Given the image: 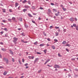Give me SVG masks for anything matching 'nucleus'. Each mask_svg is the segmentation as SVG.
<instances>
[{
	"instance_id": "2",
	"label": "nucleus",
	"mask_w": 78,
	"mask_h": 78,
	"mask_svg": "<svg viewBox=\"0 0 78 78\" xmlns=\"http://www.w3.org/2000/svg\"><path fill=\"white\" fill-rule=\"evenodd\" d=\"M13 39H14V40L13 41H17V40H18V38H16L15 37L13 38Z\"/></svg>"
},
{
	"instance_id": "49",
	"label": "nucleus",
	"mask_w": 78,
	"mask_h": 78,
	"mask_svg": "<svg viewBox=\"0 0 78 78\" xmlns=\"http://www.w3.org/2000/svg\"><path fill=\"white\" fill-rule=\"evenodd\" d=\"M51 5H52V6H53L54 5V4L53 3H51Z\"/></svg>"
},
{
	"instance_id": "56",
	"label": "nucleus",
	"mask_w": 78,
	"mask_h": 78,
	"mask_svg": "<svg viewBox=\"0 0 78 78\" xmlns=\"http://www.w3.org/2000/svg\"><path fill=\"white\" fill-rule=\"evenodd\" d=\"M47 40L48 41H50V40L49 38H47Z\"/></svg>"
},
{
	"instance_id": "16",
	"label": "nucleus",
	"mask_w": 78,
	"mask_h": 78,
	"mask_svg": "<svg viewBox=\"0 0 78 78\" xmlns=\"http://www.w3.org/2000/svg\"><path fill=\"white\" fill-rule=\"evenodd\" d=\"M27 1L26 0H24V1H23L22 3L23 4L25 3H26Z\"/></svg>"
},
{
	"instance_id": "59",
	"label": "nucleus",
	"mask_w": 78,
	"mask_h": 78,
	"mask_svg": "<svg viewBox=\"0 0 78 78\" xmlns=\"http://www.w3.org/2000/svg\"><path fill=\"white\" fill-rule=\"evenodd\" d=\"M24 59H22V61H23V62H24Z\"/></svg>"
},
{
	"instance_id": "48",
	"label": "nucleus",
	"mask_w": 78,
	"mask_h": 78,
	"mask_svg": "<svg viewBox=\"0 0 78 78\" xmlns=\"http://www.w3.org/2000/svg\"><path fill=\"white\" fill-rule=\"evenodd\" d=\"M28 63H26V64H25V66H28Z\"/></svg>"
},
{
	"instance_id": "35",
	"label": "nucleus",
	"mask_w": 78,
	"mask_h": 78,
	"mask_svg": "<svg viewBox=\"0 0 78 78\" xmlns=\"http://www.w3.org/2000/svg\"><path fill=\"white\" fill-rule=\"evenodd\" d=\"M32 9H35V7L34 6L32 7Z\"/></svg>"
},
{
	"instance_id": "21",
	"label": "nucleus",
	"mask_w": 78,
	"mask_h": 78,
	"mask_svg": "<svg viewBox=\"0 0 78 78\" xmlns=\"http://www.w3.org/2000/svg\"><path fill=\"white\" fill-rule=\"evenodd\" d=\"M47 50L46 49H45L43 51L44 52L45 54H46V52H47Z\"/></svg>"
},
{
	"instance_id": "52",
	"label": "nucleus",
	"mask_w": 78,
	"mask_h": 78,
	"mask_svg": "<svg viewBox=\"0 0 78 78\" xmlns=\"http://www.w3.org/2000/svg\"><path fill=\"white\" fill-rule=\"evenodd\" d=\"M40 9H43V8H42V7H40Z\"/></svg>"
},
{
	"instance_id": "63",
	"label": "nucleus",
	"mask_w": 78,
	"mask_h": 78,
	"mask_svg": "<svg viewBox=\"0 0 78 78\" xmlns=\"http://www.w3.org/2000/svg\"><path fill=\"white\" fill-rule=\"evenodd\" d=\"M9 78H13V77L10 76L9 77Z\"/></svg>"
},
{
	"instance_id": "29",
	"label": "nucleus",
	"mask_w": 78,
	"mask_h": 78,
	"mask_svg": "<svg viewBox=\"0 0 78 78\" xmlns=\"http://www.w3.org/2000/svg\"><path fill=\"white\" fill-rule=\"evenodd\" d=\"M65 46H67L68 47H70V45L69 44H67L66 45H65Z\"/></svg>"
},
{
	"instance_id": "23",
	"label": "nucleus",
	"mask_w": 78,
	"mask_h": 78,
	"mask_svg": "<svg viewBox=\"0 0 78 78\" xmlns=\"http://www.w3.org/2000/svg\"><path fill=\"white\" fill-rule=\"evenodd\" d=\"M66 43V41H64L63 42H62V44H65Z\"/></svg>"
},
{
	"instance_id": "24",
	"label": "nucleus",
	"mask_w": 78,
	"mask_h": 78,
	"mask_svg": "<svg viewBox=\"0 0 78 78\" xmlns=\"http://www.w3.org/2000/svg\"><path fill=\"white\" fill-rule=\"evenodd\" d=\"M76 30H77V31H78V25L76 26Z\"/></svg>"
},
{
	"instance_id": "32",
	"label": "nucleus",
	"mask_w": 78,
	"mask_h": 78,
	"mask_svg": "<svg viewBox=\"0 0 78 78\" xmlns=\"http://www.w3.org/2000/svg\"><path fill=\"white\" fill-rule=\"evenodd\" d=\"M8 20L9 22H11V21H12V20H11V19H8Z\"/></svg>"
},
{
	"instance_id": "41",
	"label": "nucleus",
	"mask_w": 78,
	"mask_h": 78,
	"mask_svg": "<svg viewBox=\"0 0 78 78\" xmlns=\"http://www.w3.org/2000/svg\"><path fill=\"white\" fill-rule=\"evenodd\" d=\"M37 54L38 55H41V53L39 52H37Z\"/></svg>"
},
{
	"instance_id": "22",
	"label": "nucleus",
	"mask_w": 78,
	"mask_h": 78,
	"mask_svg": "<svg viewBox=\"0 0 78 78\" xmlns=\"http://www.w3.org/2000/svg\"><path fill=\"white\" fill-rule=\"evenodd\" d=\"M34 45H37V41H36L34 43Z\"/></svg>"
},
{
	"instance_id": "34",
	"label": "nucleus",
	"mask_w": 78,
	"mask_h": 78,
	"mask_svg": "<svg viewBox=\"0 0 78 78\" xmlns=\"http://www.w3.org/2000/svg\"><path fill=\"white\" fill-rule=\"evenodd\" d=\"M5 62H6V64H8V62H8V60H6L5 61Z\"/></svg>"
},
{
	"instance_id": "20",
	"label": "nucleus",
	"mask_w": 78,
	"mask_h": 78,
	"mask_svg": "<svg viewBox=\"0 0 78 78\" xmlns=\"http://www.w3.org/2000/svg\"><path fill=\"white\" fill-rule=\"evenodd\" d=\"M58 35H59V34L58 33V32H56L55 36H58Z\"/></svg>"
},
{
	"instance_id": "10",
	"label": "nucleus",
	"mask_w": 78,
	"mask_h": 78,
	"mask_svg": "<svg viewBox=\"0 0 78 78\" xmlns=\"http://www.w3.org/2000/svg\"><path fill=\"white\" fill-rule=\"evenodd\" d=\"M38 60H39V58H37L35 59L34 61H35V62H37V61H38Z\"/></svg>"
},
{
	"instance_id": "57",
	"label": "nucleus",
	"mask_w": 78,
	"mask_h": 78,
	"mask_svg": "<svg viewBox=\"0 0 78 78\" xmlns=\"http://www.w3.org/2000/svg\"><path fill=\"white\" fill-rule=\"evenodd\" d=\"M47 62H47L46 61L45 62V63H44V65H45V64H47Z\"/></svg>"
},
{
	"instance_id": "18",
	"label": "nucleus",
	"mask_w": 78,
	"mask_h": 78,
	"mask_svg": "<svg viewBox=\"0 0 78 78\" xmlns=\"http://www.w3.org/2000/svg\"><path fill=\"white\" fill-rule=\"evenodd\" d=\"M12 20H13V21H14V20H16V18L14 17H12Z\"/></svg>"
},
{
	"instance_id": "62",
	"label": "nucleus",
	"mask_w": 78,
	"mask_h": 78,
	"mask_svg": "<svg viewBox=\"0 0 78 78\" xmlns=\"http://www.w3.org/2000/svg\"><path fill=\"white\" fill-rule=\"evenodd\" d=\"M28 67H29L28 66H26V69H28Z\"/></svg>"
},
{
	"instance_id": "5",
	"label": "nucleus",
	"mask_w": 78,
	"mask_h": 78,
	"mask_svg": "<svg viewBox=\"0 0 78 78\" xmlns=\"http://www.w3.org/2000/svg\"><path fill=\"white\" fill-rule=\"evenodd\" d=\"M55 14L56 16H59V12H58V13H55Z\"/></svg>"
},
{
	"instance_id": "64",
	"label": "nucleus",
	"mask_w": 78,
	"mask_h": 78,
	"mask_svg": "<svg viewBox=\"0 0 78 78\" xmlns=\"http://www.w3.org/2000/svg\"><path fill=\"white\" fill-rule=\"evenodd\" d=\"M75 21H77V19L76 18H75Z\"/></svg>"
},
{
	"instance_id": "45",
	"label": "nucleus",
	"mask_w": 78,
	"mask_h": 78,
	"mask_svg": "<svg viewBox=\"0 0 78 78\" xmlns=\"http://www.w3.org/2000/svg\"><path fill=\"white\" fill-rule=\"evenodd\" d=\"M21 42H23V43H24L25 42V41H24L23 40H21Z\"/></svg>"
},
{
	"instance_id": "6",
	"label": "nucleus",
	"mask_w": 78,
	"mask_h": 78,
	"mask_svg": "<svg viewBox=\"0 0 78 78\" xmlns=\"http://www.w3.org/2000/svg\"><path fill=\"white\" fill-rule=\"evenodd\" d=\"M24 7L25 8H30V7L28 5H25Z\"/></svg>"
},
{
	"instance_id": "19",
	"label": "nucleus",
	"mask_w": 78,
	"mask_h": 78,
	"mask_svg": "<svg viewBox=\"0 0 78 78\" xmlns=\"http://www.w3.org/2000/svg\"><path fill=\"white\" fill-rule=\"evenodd\" d=\"M53 10L54 12H57V10H56V9H53Z\"/></svg>"
},
{
	"instance_id": "55",
	"label": "nucleus",
	"mask_w": 78,
	"mask_h": 78,
	"mask_svg": "<svg viewBox=\"0 0 78 78\" xmlns=\"http://www.w3.org/2000/svg\"><path fill=\"white\" fill-rule=\"evenodd\" d=\"M0 33L1 34H3V32L2 31Z\"/></svg>"
},
{
	"instance_id": "36",
	"label": "nucleus",
	"mask_w": 78,
	"mask_h": 78,
	"mask_svg": "<svg viewBox=\"0 0 78 78\" xmlns=\"http://www.w3.org/2000/svg\"><path fill=\"white\" fill-rule=\"evenodd\" d=\"M16 41H13V42L14 43V44H17V42H16Z\"/></svg>"
},
{
	"instance_id": "60",
	"label": "nucleus",
	"mask_w": 78,
	"mask_h": 78,
	"mask_svg": "<svg viewBox=\"0 0 78 78\" xmlns=\"http://www.w3.org/2000/svg\"><path fill=\"white\" fill-rule=\"evenodd\" d=\"M38 20H41V17H39V18H38Z\"/></svg>"
},
{
	"instance_id": "13",
	"label": "nucleus",
	"mask_w": 78,
	"mask_h": 78,
	"mask_svg": "<svg viewBox=\"0 0 78 78\" xmlns=\"http://www.w3.org/2000/svg\"><path fill=\"white\" fill-rule=\"evenodd\" d=\"M28 16L30 17H33V16H32V15H31L30 13L28 14Z\"/></svg>"
},
{
	"instance_id": "15",
	"label": "nucleus",
	"mask_w": 78,
	"mask_h": 78,
	"mask_svg": "<svg viewBox=\"0 0 78 78\" xmlns=\"http://www.w3.org/2000/svg\"><path fill=\"white\" fill-rule=\"evenodd\" d=\"M3 60L4 61H6L8 60V59L6 58H4Z\"/></svg>"
},
{
	"instance_id": "1",
	"label": "nucleus",
	"mask_w": 78,
	"mask_h": 78,
	"mask_svg": "<svg viewBox=\"0 0 78 78\" xmlns=\"http://www.w3.org/2000/svg\"><path fill=\"white\" fill-rule=\"evenodd\" d=\"M28 58L30 59H34V56H29Z\"/></svg>"
},
{
	"instance_id": "9",
	"label": "nucleus",
	"mask_w": 78,
	"mask_h": 78,
	"mask_svg": "<svg viewBox=\"0 0 78 78\" xmlns=\"http://www.w3.org/2000/svg\"><path fill=\"white\" fill-rule=\"evenodd\" d=\"M63 10V11H67V9L66 8H64V7H63L62 8Z\"/></svg>"
},
{
	"instance_id": "44",
	"label": "nucleus",
	"mask_w": 78,
	"mask_h": 78,
	"mask_svg": "<svg viewBox=\"0 0 78 78\" xmlns=\"http://www.w3.org/2000/svg\"><path fill=\"white\" fill-rule=\"evenodd\" d=\"M0 44L1 45H3V43L1 42L0 43Z\"/></svg>"
},
{
	"instance_id": "46",
	"label": "nucleus",
	"mask_w": 78,
	"mask_h": 78,
	"mask_svg": "<svg viewBox=\"0 0 78 78\" xmlns=\"http://www.w3.org/2000/svg\"><path fill=\"white\" fill-rule=\"evenodd\" d=\"M66 50L67 51H68V52H69V49H68L67 48H66Z\"/></svg>"
},
{
	"instance_id": "28",
	"label": "nucleus",
	"mask_w": 78,
	"mask_h": 78,
	"mask_svg": "<svg viewBox=\"0 0 78 78\" xmlns=\"http://www.w3.org/2000/svg\"><path fill=\"white\" fill-rule=\"evenodd\" d=\"M25 27L26 28H28V26L27 25H25Z\"/></svg>"
},
{
	"instance_id": "27",
	"label": "nucleus",
	"mask_w": 78,
	"mask_h": 78,
	"mask_svg": "<svg viewBox=\"0 0 78 78\" xmlns=\"http://www.w3.org/2000/svg\"><path fill=\"white\" fill-rule=\"evenodd\" d=\"M54 41H55V42H54V43H55V42H58V40L56 39H54Z\"/></svg>"
},
{
	"instance_id": "58",
	"label": "nucleus",
	"mask_w": 78,
	"mask_h": 78,
	"mask_svg": "<svg viewBox=\"0 0 78 78\" xmlns=\"http://www.w3.org/2000/svg\"><path fill=\"white\" fill-rule=\"evenodd\" d=\"M24 43H25V44L27 43H28V41H24Z\"/></svg>"
},
{
	"instance_id": "7",
	"label": "nucleus",
	"mask_w": 78,
	"mask_h": 78,
	"mask_svg": "<svg viewBox=\"0 0 78 78\" xmlns=\"http://www.w3.org/2000/svg\"><path fill=\"white\" fill-rule=\"evenodd\" d=\"M70 21H71V22H73L74 21V20H73V18H71L70 19Z\"/></svg>"
},
{
	"instance_id": "42",
	"label": "nucleus",
	"mask_w": 78,
	"mask_h": 78,
	"mask_svg": "<svg viewBox=\"0 0 78 78\" xmlns=\"http://www.w3.org/2000/svg\"><path fill=\"white\" fill-rule=\"evenodd\" d=\"M73 27H76V24H73Z\"/></svg>"
},
{
	"instance_id": "4",
	"label": "nucleus",
	"mask_w": 78,
	"mask_h": 78,
	"mask_svg": "<svg viewBox=\"0 0 78 78\" xmlns=\"http://www.w3.org/2000/svg\"><path fill=\"white\" fill-rule=\"evenodd\" d=\"M55 66L57 68H58V69H59V68H60V67L59 66L57 65H55Z\"/></svg>"
},
{
	"instance_id": "8",
	"label": "nucleus",
	"mask_w": 78,
	"mask_h": 78,
	"mask_svg": "<svg viewBox=\"0 0 78 78\" xmlns=\"http://www.w3.org/2000/svg\"><path fill=\"white\" fill-rule=\"evenodd\" d=\"M6 74H7V72L6 71H5L4 72V73L3 74V75H6Z\"/></svg>"
},
{
	"instance_id": "61",
	"label": "nucleus",
	"mask_w": 78,
	"mask_h": 78,
	"mask_svg": "<svg viewBox=\"0 0 78 78\" xmlns=\"http://www.w3.org/2000/svg\"><path fill=\"white\" fill-rule=\"evenodd\" d=\"M49 46V44H47L46 46H47V47H48V46Z\"/></svg>"
},
{
	"instance_id": "17",
	"label": "nucleus",
	"mask_w": 78,
	"mask_h": 78,
	"mask_svg": "<svg viewBox=\"0 0 78 78\" xmlns=\"http://www.w3.org/2000/svg\"><path fill=\"white\" fill-rule=\"evenodd\" d=\"M51 48L54 50H55V47L54 45H53L52 46H51Z\"/></svg>"
},
{
	"instance_id": "40",
	"label": "nucleus",
	"mask_w": 78,
	"mask_h": 78,
	"mask_svg": "<svg viewBox=\"0 0 78 78\" xmlns=\"http://www.w3.org/2000/svg\"><path fill=\"white\" fill-rule=\"evenodd\" d=\"M12 61L13 62H14V59L13 58H12Z\"/></svg>"
},
{
	"instance_id": "31",
	"label": "nucleus",
	"mask_w": 78,
	"mask_h": 78,
	"mask_svg": "<svg viewBox=\"0 0 78 78\" xmlns=\"http://www.w3.org/2000/svg\"><path fill=\"white\" fill-rule=\"evenodd\" d=\"M43 33V34L44 35V36H47V34H46L45 32H44Z\"/></svg>"
},
{
	"instance_id": "11",
	"label": "nucleus",
	"mask_w": 78,
	"mask_h": 78,
	"mask_svg": "<svg viewBox=\"0 0 78 78\" xmlns=\"http://www.w3.org/2000/svg\"><path fill=\"white\" fill-rule=\"evenodd\" d=\"M39 46H40V47H43V46H44V44H41Z\"/></svg>"
},
{
	"instance_id": "37",
	"label": "nucleus",
	"mask_w": 78,
	"mask_h": 78,
	"mask_svg": "<svg viewBox=\"0 0 78 78\" xmlns=\"http://www.w3.org/2000/svg\"><path fill=\"white\" fill-rule=\"evenodd\" d=\"M58 56H59V57H61L62 56L60 54H59V53H58Z\"/></svg>"
},
{
	"instance_id": "39",
	"label": "nucleus",
	"mask_w": 78,
	"mask_h": 78,
	"mask_svg": "<svg viewBox=\"0 0 78 78\" xmlns=\"http://www.w3.org/2000/svg\"><path fill=\"white\" fill-rule=\"evenodd\" d=\"M50 61V60L49 59H48L46 61L48 62H49V61Z\"/></svg>"
},
{
	"instance_id": "38",
	"label": "nucleus",
	"mask_w": 78,
	"mask_h": 78,
	"mask_svg": "<svg viewBox=\"0 0 78 78\" xmlns=\"http://www.w3.org/2000/svg\"><path fill=\"white\" fill-rule=\"evenodd\" d=\"M41 71H42V70H39L38 71V73H41Z\"/></svg>"
},
{
	"instance_id": "33",
	"label": "nucleus",
	"mask_w": 78,
	"mask_h": 78,
	"mask_svg": "<svg viewBox=\"0 0 78 78\" xmlns=\"http://www.w3.org/2000/svg\"><path fill=\"white\" fill-rule=\"evenodd\" d=\"M2 10H3V12H5V9H2Z\"/></svg>"
},
{
	"instance_id": "43",
	"label": "nucleus",
	"mask_w": 78,
	"mask_h": 78,
	"mask_svg": "<svg viewBox=\"0 0 78 78\" xmlns=\"http://www.w3.org/2000/svg\"><path fill=\"white\" fill-rule=\"evenodd\" d=\"M48 12H51V10H50V9H48Z\"/></svg>"
},
{
	"instance_id": "53",
	"label": "nucleus",
	"mask_w": 78,
	"mask_h": 78,
	"mask_svg": "<svg viewBox=\"0 0 78 78\" xmlns=\"http://www.w3.org/2000/svg\"><path fill=\"white\" fill-rule=\"evenodd\" d=\"M19 62L20 64H22V63H21V62H20V60H19Z\"/></svg>"
},
{
	"instance_id": "14",
	"label": "nucleus",
	"mask_w": 78,
	"mask_h": 78,
	"mask_svg": "<svg viewBox=\"0 0 78 78\" xmlns=\"http://www.w3.org/2000/svg\"><path fill=\"white\" fill-rule=\"evenodd\" d=\"M9 51H10V53L11 55H13V52L11 50H9Z\"/></svg>"
},
{
	"instance_id": "3",
	"label": "nucleus",
	"mask_w": 78,
	"mask_h": 78,
	"mask_svg": "<svg viewBox=\"0 0 78 78\" xmlns=\"http://www.w3.org/2000/svg\"><path fill=\"white\" fill-rule=\"evenodd\" d=\"M1 50L3 51H6V49L4 48H2L1 49Z\"/></svg>"
},
{
	"instance_id": "47",
	"label": "nucleus",
	"mask_w": 78,
	"mask_h": 78,
	"mask_svg": "<svg viewBox=\"0 0 78 78\" xmlns=\"http://www.w3.org/2000/svg\"><path fill=\"white\" fill-rule=\"evenodd\" d=\"M28 3L29 5H31V2L30 1L28 2Z\"/></svg>"
},
{
	"instance_id": "25",
	"label": "nucleus",
	"mask_w": 78,
	"mask_h": 78,
	"mask_svg": "<svg viewBox=\"0 0 78 78\" xmlns=\"http://www.w3.org/2000/svg\"><path fill=\"white\" fill-rule=\"evenodd\" d=\"M4 30L6 31H8V29L6 28H5L4 29Z\"/></svg>"
},
{
	"instance_id": "51",
	"label": "nucleus",
	"mask_w": 78,
	"mask_h": 78,
	"mask_svg": "<svg viewBox=\"0 0 78 78\" xmlns=\"http://www.w3.org/2000/svg\"><path fill=\"white\" fill-rule=\"evenodd\" d=\"M52 27H53V26H51L50 27V29H51V28H52Z\"/></svg>"
},
{
	"instance_id": "26",
	"label": "nucleus",
	"mask_w": 78,
	"mask_h": 78,
	"mask_svg": "<svg viewBox=\"0 0 78 78\" xmlns=\"http://www.w3.org/2000/svg\"><path fill=\"white\" fill-rule=\"evenodd\" d=\"M27 10L26 9H24L23 10V12H25V11H27Z\"/></svg>"
},
{
	"instance_id": "30",
	"label": "nucleus",
	"mask_w": 78,
	"mask_h": 78,
	"mask_svg": "<svg viewBox=\"0 0 78 78\" xmlns=\"http://www.w3.org/2000/svg\"><path fill=\"white\" fill-rule=\"evenodd\" d=\"M55 29H59V27H55Z\"/></svg>"
},
{
	"instance_id": "12",
	"label": "nucleus",
	"mask_w": 78,
	"mask_h": 78,
	"mask_svg": "<svg viewBox=\"0 0 78 78\" xmlns=\"http://www.w3.org/2000/svg\"><path fill=\"white\" fill-rule=\"evenodd\" d=\"M18 5H19V4L18 3H16L15 4V7H17V6Z\"/></svg>"
},
{
	"instance_id": "54",
	"label": "nucleus",
	"mask_w": 78,
	"mask_h": 78,
	"mask_svg": "<svg viewBox=\"0 0 78 78\" xmlns=\"http://www.w3.org/2000/svg\"><path fill=\"white\" fill-rule=\"evenodd\" d=\"M9 11H10V12H12V10L11 9H9Z\"/></svg>"
},
{
	"instance_id": "50",
	"label": "nucleus",
	"mask_w": 78,
	"mask_h": 78,
	"mask_svg": "<svg viewBox=\"0 0 78 78\" xmlns=\"http://www.w3.org/2000/svg\"><path fill=\"white\" fill-rule=\"evenodd\" d=\"M32 22H33V23H35V21L33 20H32Z\"/></svg>"
}]
</instances>
